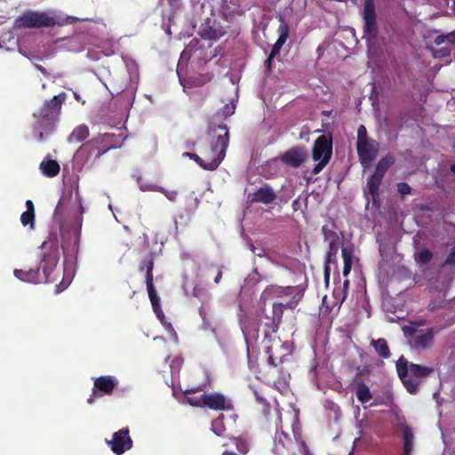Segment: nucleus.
<instances>
[{
    "label": "nucleus",
    "mask_w": 455,
    "mask_h": 455,
    "mask_svg": "<svg viewBox=\"0 0 455 455\" xmlns=\"http://www.w3.org/2000/svg\"><path fill=\"white\" fill-rule=\"evenodd\" d=\"M217 133V144L211 149L205 151L204 157H199L198 156L190 153H185L184 155L196 161L204 169H216L225 156L226 148L228 147V132L225 127H219Z\"/></svg>",
    "instance_id": "nucleus-1"
},
{
    "label": "nucleus",
    "mask_w": 455,
    "mask_h": 455,
    "mask_svg": "<svg viewBox=\"0 0 455 455\" xmlns=\"http://www.w3.org/2000/svg\"><path fill=\"white\" fill-rule=\"evenodd\" d=\"M397 372L407 390L413 394L418 390L421 379L433 369L419 364L409 363L403 357L396 363Z\"/></svg>",
    "instance_id": "nucleus-2"
},
{
    "label": "nucleus",
    "mask_w": 455,
    "mask_h": 455,
    "mask_svg": "<svg viewBox=\"0 0 455 455\" xmlns=\"http://www.w3.org/2000/svg\"><path fill=\"white\" fill-rule=\"evenodd\" d=\"M267 291L276 298L291 296L290 301L283 299L273 305L274 315L278 319L282 317L283 308H295L303 297V291L299 287H272Z\"/></svg>",
    "instance_id": "nucleus-3"
},
{
    "label": "nucleus",
    "mask_w": 455,
    "mask_h": 455,
    "mask_svg": "<svg viewBox=\"0 0 455 455\" xmlns=\"http://www.w3.org/2000/svg\"><path fill=\"white\" fill-rule=\"evenodd\" d=\"M332 154V142L328 135H322L316 139L313 145L312 156L316 163L313 172L319 173L330 162Z\"/></svg>",
    "instance_id": "nucleus-4"
},
{
    "label": "nucleus",
    "mask_w": 455,
    "mask_h": 455,
    "mask_svg": "<svg viewBox=\"0 0 455 455\" xmlns=\"http://www.w3.org/2000/svg\"><path fill=\"white\" fill-rule=\"evenodd\" d=\"M188 403L193 406H207L210 409L217 411L233 409L231 402L219 393L201 395L198 397H189Z\"/></svg>",
    "instance_id": "nucleus-5"
},
{
    "label": "nucleus",
    "mask_w": 455,
    "mask_h": 455,
    "mask_svg": "<svg viewBox=\"0 0 455 455\" xmlns=\"http://www.w3.org/2000/svg\"><path fill=\"white\" fill-rule=\"evenodd\" d=\"M356 148L362 165L365 168L370 167L379 153V144L375 140H368L357 144Z\"/></svg>",
    "instance_id": "nucleus-6"
},
{
    "label": "nucleus",
    "mask_w": 455,
    "mask_h": 455,
    "mask_svg": "<svg viewBox=\"0 0 455 455\" xmlns=\"http://www.w3.org/2000/svg\"><path fill=\"white\" fill-rule=\"evenodd\" d=\"M20 26L26 28L51 27L55 24L54 19L44 13L29 12L20 20Z\"/></svg>",
    "instance_id": "nucleus-7"
},
{
    "label": "nucleus",
    "mask_w": 455,
    "mask_h": 455,
    "mask_svg": "<svg viewBox=\"0 0 455 455\" xmlns=\"http://www.w3.org/2000/svg\"><path fill=\"white\" fill-rule=\"evenodd\" d=\"M363 16L365 32L371 37H375L377 35V26L373 0H364Z\"/></svg>",
    "instance_id": "nucleus-8"
},
{
    "label": "nucleus",
    "mask_w": 455,
    "mask_h": 455,
    "mask_svg": "<svg viewBox=\"0 0 455 455\" xmlns=\"http://www.w3.org/2000/svg\"><path fill=\"white\" fill-rule=\"evenodd\" d=\"M132 443L129 431L126 428L115 433L113 439L108 442L112 451L117 455H121L126 450H129L132 447Z\"/></svg>",
    "instance_id": "nucleus-9"
},
{
    "label": "nucleus",
    "mask_w": 455,
    "mask_h": 455,
    "mask_svg": "<svg viewBox=\"0 0 455 455\" xmlns=\"http://www.w3.org/2000/svg\"><path fill=\"white\" fill-rule=\"evenodd\" d=\"M409 342L416 349L427 348L432 345L433 332L430 329L414 331Z\"/></svg>",
    "instance_id": "nucleus-10"
},
{
    "label": "nucleus",
    "mask_w": 455,
    "mask_h": 455,
    "mask_svg": "<svg viewBox=\"0 0 455 455\" xmlns=\"http://www.w3.org/2000/svg\"><path fill=\"white\" fill-rule=\"evenodd\" d=\"M434 43L435 45L444 44L440 50L433 51L435 57L448 56L451 52V45L455 44V31L436 36Z\"/></svg>",
    "instance_id": "nucleus-11"
},
{
    "label": "nucleus",
    "mask_w": 455,
    "mask_h": 455,
    "mask_svg": "<svg viewBox=\"0 0 455 455\" xmlns=\"http://www.w3.org/2000/svg\"><path fill=\"white\" fill-rule=\"evenodd\" d=\"M307 157V150L303 148H295L287 151L282 157L283 161L292 167L299 166Z\"/></svg>",
    "instance_id": "nucleus-12"
},
{
    "label": "nucleus",
    "mask_w": 455,
    "mask_h": 455,
    "mask_svg": "<svg viewBox=\"0 0 455 455\" xmlns=\"http://www.w3.org/2000/svg\"><path fill=\"white\" fill-rule=\"evenodd\" d=\"M148 294L152 302V306L155 313L156 314L158 319L163 323L165 328L171 331H173V328L170 323H166L164 322V313L160 310L158 305V299L155 296L153 292L152 283H151V273L150 270L148 271Z\"/></svg>",
    "instance_id": "nucleus-13"
},
{
    "label": "nucleus",
    "mask_w": 455,
    "mask_h": 455,
    "mask_svg": "<svg viewBox=\"0 0 455 455\" xmlns=\"http://www.w3.org/2000/svg\"><path fill=\"white\" fill-rule=\"evenodd\" d=\"M323 233L325 238L329 240L330 252L328 254L327 262L330 263L331 261V258L335 257L338 252L339 238L335 233L328 231L326 228H323Z\"/></svg>",
    "instance_id": "nucleus-14"
},
{
    "label": "nucleus",
    "mask_w": 455,
    "mask_h": 455,
    "mask_svg": "<svg viewBox=\"0 0 455 455\" xmlns=\"http://www.w3.org/2000/svg\"><path fill=\"white\" fill-rule=\"evenodd\" d=\"M275 198L274 192L269 188H261L257 190L251 197L252 201L260 202L263 204H269Z\"/></svg>",
    "instance_id": "nucleus-15"
},
{
    "label": "nucleus",
    "mask_w": 455,
    "mask_h": 455,
    "mask_svg": "<svg viewBox=\"0 0 455 455\" xmlns=\"http://www.w3.org/2000/svg\"><path fill=\"white\" fill-rule=\"evenodd\" d=\"M40 169L44 175L48 177H54L60 172V165L53 160L43 161L40 164Z\"/></svg>",
    "instance_id": "nucleus-16"
},
{
    "label": "nucleus",
    "mask_w": 455,
    "mask_h": 455,
    "mask_svg": "<svg viewBox=\"0 0 455 455\" xmlns=\"http://www.w3.org/2000/svg\"><path fill=\"white\" fill-rule=\"evenodd\" d=\"M94 386L99 390L108 394L113 390L115 387V381L110 377H100L95 380Z\"/></svg>",
    "instance_id": "nucleus-17"
},
{
    "label": "nucleus",
    "mask_w": 455,
    "mask_h": 455,
    "mask_svg": "<svg viewBox=\"0 0 455 455\" xmlns=\"http://www.w3.org/2000/svg\"><path fill=\"white\" fill-rule=\"evenodd\" d=\"M288 37V31H287V28H283L281 35L279 36V38L277 39V41L275 42V44H274L273 46V49L270 52V55L267 59V62L269 63L271 61V60L276 55L279 53L282 46L283 45V44L285 43L286 39Z\"/></svg>",
    "instance_id": "nucleus-18"
},
{
    "label": "nucleus",
    "mask_w": 455,
    "mask_h": 455,
    "mask_svg": "<svg viewBox=\"0 0 455 455\" xmlns=\"http://www.w3.org/2000/svg\"><path fill=\"white\" fill-rule=\"evenodd\" d=\"M223 33L224 32L220 28L209 26H204L200 31L201 36L207 39H218L223 35Z\"/></svg>",
    "instance_id": "nucleus-19"
},
{
    "label": "nucleus",
    "mask_w": 455,
    "mask_h": 455,
    "mask_svg": "<svg viewBox=\"0 0 455 455\" xmlns=\"http://www.w3.org/2000/svg\"><path fill=\"white\" fill-rule=\"evenodd\" d=\"M88 135H89V131H88L87 126L79 125L71 133V135L69 137V140L75 141V142H81L84 140H85L88 137Z\"/></svg>",
    "instance_id": "nucleus-20"
},
{
    "label": "nucleus",
    "mask_w": 455,
    "mask_h": 455,
    "mask_svg": "<svg viewBox=\"0 0 455 455\" xmlns=\"http://www.w3.org/2000/svg\"><path fill=\"white\" fill-rule=\"evenodd\" d=\"M393 164L394 157L391 156H387L378 163L374 172L383 177L384 173Z\"/></svg>",
    "instance_id": "nucleus-21"
},
{
    "label": "nucleus",
    "mask_w": 455,
    "mask_h": 455,
    "mask_svg": "<svg viewBox=\"0 0 455 455\" xmlns=\"http://www.w3.org/2000/svg\"><path fill=\"white\" fill-rule=\"evenodd\" d=\"M355 393L357 399L363 403H367L371 399V394L370 392V389L363 383H360L357 386Z\"/></svg>",
    "instance_id": "nucleus-22"
},
{
    "label": "nucleus",
    "mask_w": 455,
    "mask_h": 455,
    "mask_svg": "<svg viewBox=\"0 0 455 455\" xmlns=\"http://www.w3.org/2000/svg\"><path fill=\"white\" fill-rule=\"evenodd\" d=\"M381 180L382 176L375 172L369 178L367 181V188L372 196L377 194Z\"/></svg>",
    "instance_id": "nucleus-23"
},
{
    "label": "nucleus",
    "mask_w": 455,
    "mask_h": 455,
    "mask_svg": "<svg viewBox=\"0 0 455 455\" xmlns=\"http://www.w3.org/2000/svg\"><path fill=\"white\" fill-rule=\"evenodd\" d=\"M371 344L379 355L383 357L389 356V349L387 342L384 339L373 340Z\"/></svg>",
    "instance_id": "nucleus-24"
},
{
    "label": "nucleus",
    "mask_w": 455,
    "mask_h": 455,
    "mask_svg": "<svg viewBox=\"0 0 455 455\" xmlns=\"http://www.w3.org/2000/svg\"><path fill=\"white\" fill-rule=\"evenodd\" d=\"M14 275L17 278L22 280V281H28V282H33L36 279V271H29V272H23L21 270H15Z\"/></svg>",
    "instance_id": "nucleus-25"
},
{
    "label": "nucleus",
    "mask_w": 455,
    "mask_h": 455,
    "mask_svg": "<svg viewBox=\"0 0 455 455\" xmlns=\"http://www.w3.org/2000/svg\"><path fill=\"white\" fill-rule=\"evenodd\" d=\"M403 449L406 455H409L412 449V434L409 430L404 433Z\"/></svg>",
    "instance_id": "nucleus-26"
},
{
    "label": "nucleus",
    "mask_w": 455,
    "mask_h": 455,
    "mask_svg": "<svg viewBox=\"0 0 455 455\" xmlns=\"http://www.w3.org/2000/svg\"><path fill=\"white\" fill-rule=\"evenodd\" d=\"M432 259V253L427 250H423L416 255V260L422 264L428 263Z\"/></svg>",
    "instance_id": "nucleus-27"
},
{
    "label": "nucleus",
    "mask_w": 455,
    "mask_h": 455,
    "mask_svg": "<svg viewBox=\"0 0 455 455\" xmlns=\"http://www.w3.org/2000/svg\"><path fill=\"white\" fill-rule=\"evenodd\" d=\"M34 212L31 211H26L20 217V221L24 226L30 225L31 228L34 226Z\"/></svg>",
    "instance_id": "nucleus-28"
},
{
    "label": "nucleus",
    "mask_w": 455,
    "mask_h": 455,
    "mask_svg": "<svg viewBox=\"0 0 455 455\" xmlns=\"http://www.w3.org/2000/svg\"><path fill=\"white\" fill-rule=\"evenodd\" d=\"M223 417L220 416L212 422V429L216 435H220L225 431V427L222 424Z\"/></svg>",
    "instance_id": "nucleus-29"
},
{
    "label": "nucleus",
    "mask_w": 455,
    "mask_h": 455,
    "mask_svg": "<svg viewBox=\"0 0 455 455\" xmlns=\"http://www.w3.org/2000/svg\"><path fill=\"white\" fill-rule=\"evenodd\" d=\"M370 140L368 138H367V135H366V129L364 126L361 125L359 128H358V131H357V144H361V143H364L366 141Z\"/></svg>",
    "instance_id": "nucleus-30"
},
{
    "label": "nucleus",
    "mask_w": 455,
    "mask_h": 455,
    "mask_svg": "<svg viewBox=\"0 0 455 455\" xmlns=\"http://www.w3.org/2000/svg\"><path fill=\"white\" fill-rule=\"evenodd\" d=\"M352 251H349L348 249L347 248H344L342 250V258H343V260H344V264H351L352 265Z\"/></svg>",
    "instance_id": "nucleus-31"
},
{
    "label": "nucleus",
    "mask_w": 455,
    "mask_h": 455,
    "mask_svg": "<svg viewBox=\"0 0 455 455\" xmlns=\"http://www.w3.org/2000/svg\"><path fill=\"white\" fill-rule=\"evenodd\" d=\"M397 188L400 194L407 195L411 192V188L406 183H399L397 185Z\"/></svg>",
    "instance_id": "nucleus-32"
},
{
    "label": "nucleus",
    "mask_w": 455,
    "mask_h": 455,
    "mask_svg": "<svg viewBox=\"0 0 455 455\" xmlns=\"http://www.w3.org/2000/svg\"><path fill=\"white\" fill-rule=\"evenodd\" d=\"M446 264L455 265V247L446 259Z\"/></svg>",
    "instance_id": "nucleus-33"
},
{
    "label": "nucleus",
    "mask_w": 455,
    "mask_h": 455,
    "mask_svg": "<svg viewBox=\"0 0 455 455\" xmlns=\"http://www.w3.org/2000/svg\"><path fill=\"white\" fill-rule=\"evenodd\" d=\"M351 268H352V265L351 264H344V267H343V275L344 276H347L351 271Z\"/></svg>",
    "instance_id": "nucleus-34"
},
{
    "label": "nucleus",
    "mask_w": 455,
    "mask_h": 455,
    "mask_svg": "<svg viewBox=\"0 0 455 455\" xmlns=\"http://www.w3.org/2000/svg\"><path fill=\"white\" fill-rule=\"evenodd\" d=\"M164 194L170 200H174L177 193L175 191H164Z\"/></svg>",
    "instance_id": "nucleus-35"
},
{
    "label": "nucleus",
    "mask_w": 455,
    "mask_h": 455,
    "mask_svg": "<svg viewBox=\"0 0 455 455\" xmlns=\"http://www.w3.org/2000/svg\"><path fill=\"white\" fill-rule=\"evenodd\" d=\"M26 206H27V209H28L27 211H31L32 212H34V205H33L32 201L28 200L26 202Z\"/></svg>",
    "instance_id": "nucleus-36"
},
{
    "label": "nucleus",
    "mask_w": 455,
    "mask_h": 455,
    "mask_svg": "<svg viewBox=\"0 0 455 455\" xmlns=\"http://www.w3.org/2000/svg\"><path fill=\"white\" fill-rule=\"evenodd\" d=\"M280 299V301L282 300H285V301H290L291 299V295H284L283 298H278Z\"/></svg>",
    "instance_id": "nucleus-37"
},
{
    "label": "nucleus",
    "mask_w": 455,
    "mask_h": 455,
    "mask_svg": "<svg viewBox=\"0 0 455 455\" xmlns=\"http://www.w3.org/2000/svg\"><path fill=\"white\" fill-rule=\"evenodd\" d=\"M235 110V106L232 105L230 107H228V114H233Z\"/></svg>",
    "instance_id": "nucleus-38"
},
{
    "label": "nucleus",
    "mask_w": 455,
    "mask_h": 455,
    "mask_svg": "<svg viewBox=\"0 0 455 455\" xmlns=\"http://www.w3.org/2000/svg\"><path fill=\"white\" fill-rule=\"evenodd\" d=\"M68 22L72 23V22L76 21L77 19L75 17H68Z\"/></svg>",
    "instance_id": "nucleus-39"
},
{
    "label": "nucleus",
    "mask_w": 455,
    "mask_h": 455,
    "mask_svg": "<svg viewBox=\"0 0 455 455\" xmlns=\"http://www.w3.org/2000/svg\"><path fill=\"white\" fill-rule=\"evenodd\" d=\"M220 277H221V273H220V272H219V274L217 275V276H216V278H215V282H216V283H219V281H220Z\"/></svg>",
    "instance_id": "nucleus-40"
},
{
    "label": "nucleus",
    "mask_w": 455,
    "mask_h": 455,
    "mask_svg": "<svg viewBox=\"0 0 455 455\" xmlns=\"http://www.w3.org/2000/svg\"><path fill=\"white\" fill-rule=\"evenodd\" d=\"M348 285H349V281H348V280H346V281L344 282V288H345V289H347V288H348Z\"/></svg>",
    "instance_id": "nucleus-41"
},
{
    "label": "nucleus",
    "mask_w": 455,
    "mask_h": 455,
    "mask_svg": "<svg viewBox=\"0 0 455 455\" xmlns=\"http://www.w3.org/2000/svg\"><path fill=\"white\" fill-rule=\"evenodd\" d=\"M222 455H235V453H232V452H223Z\"/></svg>",
    "instance_id": "nucleus-42"
},
{
    "label": "nucleus",
    "mask_w": 455,
    "mask_h": 455,
    "mask_svg": "<svg viewBox=\"0 0 455 455\" xmlns=\"http://www.w3.org/2000/svg\"><path fill=\"white\" fill-rule=\"evenodd\" d=\"M451 171L453 173H455V165H452V166L451 167Z\"/></svg>",
    "instance_id": "nucleus-43"
},
{
    "label": "nucleus",
    "mask_w": 455,
    "mask_h": 455,
    "mask_svg": "<svg viewBox=\"0 0 455 455\" xmlns=\"http://www.w3.org/2000/svg\"><path fill=\"white\" fill-rule=\"evenodd\" d=\"M269 361H270L271 363H273V361H274V356H273L272 355H269Z\"/></svg>",
    "instance_id": "nucleus-44"
},
{
    "label": "nucleus",
    "mask_w": 455,
    "mask_h": 455,
    "mask_svg": "<svg viewBox=\"0 0 455 455\" xmlns=\"http://www.w3.org/2000/svg\"><path fill=\"white\" fill-rule=\"evenodd\" d=\"M452 11H453V12L455 13V0L453 1V4H452Z\"/></svg>",
    "instance_id": "nucleus-45"
},
{
    "label": "nucleus",
    "mask_w": 455,
    "mask_h": 455,
    "mask_svg": "<svg viewBox=\"0 0 455 455\" xmlns=\"http://www.w3.org/2000/svg\"><path fill=\"white\" fill-rule=\"evenodd\" d=\"M52 264L55 265L57 262V259L55 258H52Z\"/></svg>",
    "instance_id": "nucleus-46"
},
{
    "label": "nucleus",
    "mask_w": 455,
    "mask_h": 455,
    "mask_svg": "<svg viewBox=\"0 0 455 455\" xmlns=\"http://www.w3.org/2000/svg\"><path fill=\"white\" fill-rule=\"evenodd\" d=\"M75 97H76V99L77 100H80V97H79V95H78V94L75 93Z\"/></svg>",
    "instance_id": "nucleus-47"
},
{
    "label": "nucleus",
    "mask_w": 455,
    "mask_h": 455,
    "mask_svg": "<svg viewBox=\"0 0 455 455\" xmlns=\"http://www.w3.org/2000/svg\"><path fill=\"white\" fill-rule=\"evenodd\" d=\"M92 402H93V399H92V398H89V399H88V403H92Z\"/></svg>",
    "instance_id": "nucleus-48"
},
{
    "label": "nucleus",
    "mask_w": 455,
    "mask_h": 455,
    "mask_svg": "<svg viewBox=\"0 0 455 455\" xmlns=\"http://www.w3.org/2000/svg\"><path fill=\"white\" fill-rule=\"evenodd\" d=\"M142 190H147L148 188H141ZM150 189H155V188H151Z\"/></svg>",
    "instance_id": "nucleus-49"
},
{
    "label": "nucleus",
    "mask_w": 455,
    "mask_h": 455,
    "mask_svg": "<svg viewBox=\"0 0 455 455\" xmlns=\"http://www.w3.org/2000/svg\"><path fill=\"white\" fill-rule=\"evenodd\" d=\"M57 100H58V98H57V97H54V98H53V101H56Z\"/></svg>",
    "instance_id": "nucleus-50"
}]
</instances>
